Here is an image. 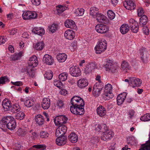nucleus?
Segmentation results:
<instances>
[{"mask_svg": "<svg viewBox=\"0 0 150 150\" xmlns=\"http://www.w3.org/2000/svg\"><path fill=\"white\" fill-rule=\"evenodd\" d=\"M148 18L145 15L142 16L140 19L139 25L141 27L146 25L147 23Z\"/></svg>", "mask_w": 150, "mask_h": 150, "instance_id": "32", "label": "nucleus"}, {"mask_svg": "<svg viewBox=\"0 0 150 150\" xmlns=\"http://www.w3.org/2000/svg\"><path fill=\"white\" fill-rule=\"evenodd\" d=\"M11 108V111L13 113L18 112L21 110L19 105L17 104H13Z\"/></svg>", "mask_w": 150, "mask_h": 150, "instance_id": "35", "label": "nucleus"}, {"mask_svg": "<svg viewBox=\"0 0 150 150\" xmlns=\"http://www.w3.org/2000/svg\"><path fill=\"white\" fill-rule=\"evenodd\" d=\"M70 74L73 76L78 77L81 75V71L78 67H71L69 69Z\"/></svg>", "mask_w": 150, "mask_h": 150, "instance_id": "10", "label": "nucleus"}, {"mask_svg": "<svg viewBox=\"0 0 150 150\" xmlns=\"http://www.w3.org/2000/svg\"><path fill=\"white\" fill-rule=\"evenodd\" d=\"M44 47V44L43 42H38L35 46L36 49L38 50H42Z\"/></svg>", "mask_w": 150, "mask_h": 150, "instance_id": "37", "label": "nucleus"}, {"mask_svg": "<svg viewBox=\"0 0 150 150\" xmlns=\"http://www.w3.org/2000/svg\"><path fill=\"white\" fill-rule=\"evenodd\" d=\"M59 120L58 116L54 118V121L55 125L59 126L62 125L61 122Z\"/></svg>", "mask_w": 150, "mask_h": 150, "instance_id": "55", "label": "nucleus"}, {"mask_svg": "<svg viewBox=\"0 0 150 150\" xmlns=\"http://www.w3.org/2000/svg\"><path fill=\"white\" fill-rule=\"evenodd\" d=\"M122 69L125 72H127L129 69V66L128 63L124 61L121 63Z\"/></svg>", "mask_w": 150, "mask_h": 150, "instance_id": "33", "label": "nucleus"}, {"mask_svg": "<svg viewBox=\"0 0 150 150\" xmlns=\"http://www.w3.org/2000/svg\"><path fill=\"white\" fill-rule=\"evenodd\" d=\"M16 127V123L12 116L4 117L0 121V128L5 130L6 127L10 130L14 129Z\"/></svg>", "mask_w": 150, "mask_h": 150, "instance_id": "2", "label": "nucleus"}, {"mask_svg": "<svg viewBox=\"0 0 150 150\" xmlns=\"http://www.w3.org/2000/svg\"><path fill=\"white\" fill-rule=\"evenodd\" d=\"M65 26L67 28L71 29H75L76 25L75 22L71 20H67L64 22Z\"/></svg>", "mask_w": 150, "mask_h": 150, "instance_id": "20", "label": "nucleus"}, {"mask_svg": "<svg viewBox=\"0 0 150 150\" xmlns=\"http://www.w3.org/2000/svg\"><path fill=\"white\" fill-rule=\"evenodd\" d=\"M54 84L55 86L59 88H61L62 86V83L60 81H55L54 82Z\"/></svg>", "mask_w": 150, "mask_h": 150, "instance_id": "54", "label": "nucleus"}, {"mask_svg": "<svg viewBox=\"0 0 150 150\" xmlns=\"http://www.w3.org/2000/svg\"><path fill=\"white\" fill-rule=\"evenodd\" d=\"M35 120L36 124L39 126L42 125L44 123L43 117L40 115H38L35 116Z\"/></svg>", "mask_w": 150, "mask_h": 150, "instance_id": "27", "label": "nucleus"}, {"mask_svg": "<svg viewBox=\"0 0 150 150\" xmlns=\"http://www.w3.org/2000/svg\"><path fill=\"white\" fill-rule=\"evenodd\" d=\"M143 31L144 33L146 35H148L149 34V29L146 26H144L143 28Z\"/></svg>", "mask_w": 150, "mask_h": 150, "instance_id": "62", "label": "nucleus"}, {"mask_svg": "<svg viewBox=\"0 0 150 150\" xmlns=\"http://www.w3.org/2000/svg\"><path fill=\"white\" fill-rule=\"evenodd\" d=\"M33 4L35 6H38L41 3L40 0H31Z\"/></svg>", "mask_w": 150, "mask_h": 150, "instance_id": "57", "label": "nucleus"}, {"mask_svg": "<svg viewBox=\"0 0 150 150\" xmlns=\"http://www.w3.org/2000/svg\"><path fill=\"white\" fill-rule=\"evenodd\" d=\"M95 30L98 33H104L108 30V28L103 24H98L95 27Z\"/></svg>", "mask_w": 150, "mask_h": 150, "instance_id": "9", "label": "nucleus"}, {"mask_svg": "<svg viewBox=\"0 0 150 150\" xmlns=\"http://www.w3.org/2000/svg\"><path fill=\"white\" fill-rule=\"evenodd\" d=\"M146 52L145 51L141 52V57L142 60L143 62H144L145 60L147 58V56L146 54Z\"/></svg>", "mask_w": 150, "mask_h": 150, "instance_id": "52", "label": "nucleus"}, {"mask_svg": "<svg viewBox=\"0 0 150 150\" xmlns=\"http://www.w3.org/2000/svg\"><path fill=\"white\" fill-rule=\"evenodd\" d=\"M95 18L97 21L100 23H105L106 21V17L101 13H98L97 14Z\"/></svg>", "mask_w": 150, "mask_h": 150, "instance_id": "25", "label": "nucleus"}, {"mask_svg": "<svg viewBox=\"0 0 150 150\" xmlns=\"http://www.w3.org/2000/svg\"><path fill=\"white\" fill-rule=\"evenodd\" d=\"M105 89L106 91H111L112 89V85L109 83L107 84L105 86Z\"/></svg>", "mask_w": 150, "mask_h": 150, "instance_id": "56", "label": "nucleus"}, {"mask_svg": "<svg viewBox=\"0 0 150 150\" xmlns=\"http://www.w3.org/2000/svg\"><path fill=\"white\" fill-rule=\"evenodd\" d=\"M105 92L106 93L104 94L103 96L104 99L105 100H108L110 98H112L113 96L112 94V93L111 91H105Z\"/></svg>", "mask_w": 150, "mask_h": 150, "instance_id": "36", "label": "nucleus"}, {"mask_svg": "<svg viewBox=\"0 0 150 150\" xmlns=\"http://www.w3.org/2000/svg\"><path fill=\"white\" fill-rule=\"evenodd\" d=\"M67 77V74L66 73H62L60 74L59 76V79L60 81H65Z\"/></svg>", "mask_w": 150, "mask_h": 150, "instance_id": "40", "label": "nucleus"}, {"mask_svg": "<svg viewBox=\"0 0 150 150\" xmlns=\"http://www.w3.org/2000/svg\"><path fill=\"white\" fill-rule=\"evenodd\" d=\"M123 4L125 7L129 10H134L136 7L133 0H125L123 2Z\"/></svg>", "mask_w": 150, "mask_h": 150, "instance_id": "8", "label": "nucleus"}, {"mask_svg": "<svg viewBox=\"0 0 150 150\" xmlns=\"http://www.w3.org/2000/svg\"><path fill=\"white\" fill-rule=\"evenodd\" d=\"M32 32L36 34L41 35L45 33V30L42 28L37 27L34 28L32 30Z\"/></svg>", "mask_w": 150, "mask_h": 150, "instance_id": "23", "label": "nucleus"}, {"mask_svg": "<svg viewBox=\"0 0 150 150\" xmlns=\"http://www.w3.org/2000/svg\"><path fill=\"white\" fill-rule=\"evenodd\" d=\"M102 88H100V86L97 83L95 84L93 87V94L96 97L98 96L100 94V91L102 90Z\"/></svg>", "mask_w": 150, "mask_h": 150, "instance_id": "19", "label": "nucleus"}, {"mask_svg": "<svg viewBox=\"0 0 150 150\" xmlns=\"http://www.w3.org/2000/svg\"><path fill=\"white\" fill-rule=\"evenodd\" d=\"M84 10L82 8L77 9L74 12V13L76 16H81L83 15Z\"/></svg>", "mask_w": 150, "mask_h": 150, "instance_id": "42", "label": "nucleus"}, {"mask_svg": "<svg viewBox=\"0 0 150 150\" xmlns=\"http://www.w3.org/2000/svg\"><path fill=\"white\" fill-rule=\"evenodd\" d=\"M140 119L143 121H148L150 120V114L147 113L142 116Z\"/></svg>", "mask_w": 150, "mask_h": 150, "instance_id": "39", "label": "nucleus"}, {"mask_svg": "<svg viewBox=\"0 0 150 150\" xmlns=\"http://www.w3.org/2000/svg\"><path fill=\"white\" fill-rule=\"evenodd\" d=\"M58 128L61 132V135H64L66 133L67 131V127L65 125H61L59 126Z\"/></svg>", "mask_w": 150, "mask_h": 150, "instance_id": "38", "label": "nucleus"}, {"mask_svg": "<svg viewBox=\"0 0 150 150\" xmlns=\"http://www.w3.org/2000/svg\"><path fill=\"white\" fill-rule=\"evenodd\" d=\"M96 129L98 132H103L108 130L107 126L105 124L98 125L96 127Z\"/></svg>", "mask_w": 150, "mask_h": 150, "instance_id": "30", "label": "nucleus"}, {"mask_svg": "<svg viewBox=\"0 0 150 150\" xmlns=\"http://www.w3.org/2000/svg\"><path fill=\"white\" fill-rule=\"evenodd\" d=\"M38 64V61L37 57L35 56H33L30 58L29 62H28V65L35 67L37 66Z\"/></svg>", "mask_w": 150, "mask_h": 150, "instance_id": "17", "label": "nucleus"}, {"mask_svg": "<svg viewBox=\"0 0 150 150\" xmlns=\"http://www.w3.org/2000/svg\"><path fill=\"white\" fill-rule=\"evenodd\" d=\"M129 30V26L126 24L122 25L120 28L121 33L122 34H125L127 33Z\"/></svg>", "mask_w": 150, "mask_h": 150, "instance_id": "29", "label": "nucleus"}, {"mask_svg": "<svg viewBox=\"0 0 150 150\" xmlns=\"http://www.w3.org/2000/svg\"><path fill=\"white\" fill-rule=\"evenodd\" d=\"M74 32L71 30H68L65 32L64 35L65 37L67 39L72 40L75 35Z\"/></svg>", "mask_w": 150, "mask_h": 150, "instance_id": "16", "label": "nucleus"}, {"mask_svg": "<svg viewBox=\"0 0 150 150\" xmlns=\"http://www.w3.org/2000/svg\"><path fill=\"white\" fill-rule=\"evenodd\" d=\"M69 141L73 143H75L77 142L78 138L77 136L74 133L72 132L68 136Z\"/></svg>", "mask_w": 150, "mask_h": 150, "instance_id": "28", "label": "nucleus"}, {"mask_svg": "<svg viewBox=\"0 0 150 150\" xmlns=\"http://www.w3.org/2000/svg\"><path fill=\"white\" fill-rule=\"evenodd\" d=\"M97 113L100 117H103L106 114V110L105 108L100 105L96 109Z\"/></svg>", "mask_w": 150, "mask_h": 150, "instance_id": "22", "label": "nucleus"}, {"mask_svg": "<svg viewBox=\"0 0 150 150\" xmlns=\"http://www.w3.org/2000/svg\"><path fill=\"white\" fill-rule=\"evenodd\" d=\"M58 118L59 120V121L61 122L62 125L63 124L66 123L68 120L67 118L66 117L63 115L58 116Z\"/></svg>", "mask_w": 150, "mask_h": 150, "instance_id": "47", "label": "nucleus"}, {"mask_svg": "<svg viewBox=\"0 0 150 150\" xmlns=\"http://www.w3.org/2000/svg\"><path fill=\"white\" fill-rule=\"evenodd\" d=\"M114 136V133L109 130L104 132L100 137L101 139L104 141H108L112 138Z\"/></svg>", "mask_w": 150, "mask_h": 150, "instance_id": "7", "label": "nucleus"}, {"mask_svg": "<svg viewBox=\"0 0 150 150\" xmlns=\"http://www.w3.org/2000/svg\"><path fill=\"white\" fill-rule=\"evenodd\" d=\"M64 104V103L63 101L61 100H58L57 103V105L59 108H62Z\"/></svg>", "mask_w": 150, "mask_h": 150, "instance_id": "61", "label": "nucleus"}, {"mask_svg": "<svg viewBox=\"0 0 150 150\" xmlns=\"http://www.w3.org/2000/svg\"><path fill=\"white\" fill-rule=\"evenodd\" d=\"M25 114L22 112H20L17 113L16 115V118L21 120L23 119L24 117Z\"/></svg>", "mask_w": 150, "mask_h": 150, "instance_id": "43", "label": "nucleus"}, {"mask_svg": "<svg viewBox=\"0 0 150 150\" xmlns=\"http://www.w3.org/2000/svg\"><path fill=\"white\" fill-rule=\"evenodd\" d=\"M33 101L29 99L28 100H26L24 102L25 105L28 107H30L32 106L33 105Z\"/></svg>", "mask_w": 150, "mask_h": 150, "instance_id": "50", "label": "nucleus"}, {"mask_svg": "<svg viewBox=\"0 0 150 150\" xmlns=\"http://www.w3.org/2000/svg\"><path fill=\"white\" fill-rule=\"evenodd\" d=\"M17 133L19 136H24L26 133V131L24 129L19 128L17 130Z\"/></svg>", "mask_w": 150, "mask_h": 150, "instance_id": "46", "label": "nucleus"}, {"mask_svg": "<svg viewBox=\"0 0 150 150\" xmlns=\"http://www.w3.org/2000/svg\"><path fill=\"white\" fill-rule=\"evenodd\" d=\"M43 61L45 63L49 65H52L53 62V59L52 57L48 54H46L44 56Z\"/></svg>", "mask_w": 150, "mask_h": 150, "instance_id": "14", "label": "nucleus"}, {"mask_svg": "<svg viewBox=\"0 0 150 150\" xmlns=\"http://www.w3.org/2000/svg\"><path fill=\"white\" fill-rule=\"evenodd\" d=\"M98 10V9L96 7H91L90 9V14L93 17L95 18L96 15L98 13L97 12Z\"/></svg>", "mask_w": 150, "mask_h": 150, "instance_id": "34", "label": "nucleus"}, {"mask_svg": "<svg viewBox=\"0 0 150 150\" xmlns=\"http://www.w3.org/2000/svg\"><path fill=\"white\" fill-rule=\"evenodd\" d=\"M45 76L47 79H51L53 77L52 72L50 70L48 71L45 74Z\"/></svg>", "mask_w": 150, "mask_h": 150, "instance_id": "45", "label": "nucleus"}, {"mask_svg": "<svg viewBox=\"0 0 150 150\" xmlns=\"http://www.w3.org/2000/svg\"><path fill=\"white\" fill-rule=\"evenodd\" d=\"M57 11L58 14H59L66 10V7L59 5L57 6Z\"/></svg>", "mask_w": 150, "mask_h": 150, "instance_id": "41", "label": "nucleus"}, {"mask_svg": "<svg viewBox=\"0 0 150 150\" xmlns=\"http://www.w3.org/2000/svg\"><path fill=\"white\" fill-rule=\"evenodd\" d=\"M129 79L131 86L133 88L139 87L141 86L142 83V81L141 79L134 77H130Z\"/></svg>", "mask_w": 150, "mask_h": 150, "instance_id": "6", "label": "nucleus"}, {"mask_svg": "<svg viewBox=\"0 0 150 150\" xmlns=\"http://www.w3.org/2000/svg\"><path fill=\"white\" fill-rule=\"evenodd\" d=\"M138 15L139 16H143L144 14V12L143 9L142 8H140L138 9L137 10Z\"/></svg>", "mask_w": 150, "mask_h": 150, "instance_id": "58", "label": "nucleus"}, {"mask_svg": "<svg viewBox=\"0 0 150 150\" xmlns=\"http://www.w3.org/2000/svg\"><path fill=\"white\" fill-rule=\"evenodd\" d=\"M131 28V30L134 33H137L138 32V27H133L132 26V28Z\"/></svg>", "mask_w": 150, "mask_h": 150, "instance_id": "63", "label": "nucleus"}, {"mask_svg": "<svg viewBox=\"0 0 150 150\" xmlns=\"http://www.w3.org/2000/svg\"><path fill=\"white\" fill-rule=\"evenodd\" d=\"M87 64L88 65V67L91 68L92 70H93L95 68L96 65L94 62L89 63Z\"/></svg>", "mask_w": 150, "mask_h": 150, "instance_id": "59", "label": "nucleus"}, {"mask_svg": "<svg viewBox=\"0 0 150 150\" xmlns=\"http://www.w3.org/2000/svg\"><path fill=\"white\" fill-rule=\"evenodd\" d=\"M87 80L84 78L81 79L79 80L78 82L77 85L80 88H83L88 85Z\"/></svg>", "mask_w": 150, "mask_h": 150, "instance_id": "18", "label": "nucleus"}, {"mask_svg": "<svg viewBox=\"0 0 150 150\" xmlns=\"http://www.w3.org/2000/svg\"><path fill=\"white\" fill-rule=\"evenodd\" d=\"M129 25L131 28L133 27H137L138 26V24L133 19H131L129 21Z\"/></svg>", "mask_w": 150, "mask_h": 150, "instance_id": "49", "label": "nucleus"}, {"mask_svg": "<svg viewBox=\"0 0 150 150\" xmlns=\"http://www.w3.org/2000/svg\"><path fill=\"white\" fill-rule=\"evenodd\" d=\"M50 101L48 98H44L42 103V107L44 110L48 109L50 106Z\"/></svg>", "mask_w": 150, "mask_h": 150, "instance_id": "15", "label": "nucleus"}, {"mask_svg": "<svg viewBox=\"0 0 150 150\" xmlns=\"http://www.w3.org/2000/svg\"><path fill=\"white\" fill-rule=\"evenodd\" d=\"M107 15L109 18L113 19L115 17V13L111 10H109L107 12Z\"/></svg>", "mask_w": 150, "mask_h": 150, "instance_id": "48", "label": "nucleus"}, {"mask_svg": "<svg viewBox=\"0 0 150 150\" xmlns=\"http://www.w3.org/2000/svg\"><path fill=\"white\" fill-rule=\"evenodd\" d=\"M149 139L145 143L141 145L139 150H150V131L149 134Z\"/></svg>", "mask_w": 150, "mask_h": 150, "instance_id": "21", "label": "nucleus"}, {"mask_svg": "<svg viewBox=\"0 0 150 150\" xmlns=\"http://www.w3.org/2000/svg\"><path fill=\"white\" fill-rule=\"evenodd\" d=\"M67 137L64 135H61L56 140V144L58 146L64 145L67 142Z\"/></svg>", "mask_w": 150, "mask_h": 150, "instance_id": "11", "label": "nucleus"}, {"mask_svg": "<svg viewBox=\"0 0 150 150\" xmlns=\"http://www.w3.org/2000/svg\"><path fill=\"white\" fill-rule=\"evenodd\" d=\"M11 83L13 85L17 86H19L23 84L22 83L21 81H17L14 82H11Z\"/></svg>", "mask_w": 150, "mask_h": 150, "instance_id": "64", "label": "nucleus"}, {"mask_svg": "<svg viewBox=\"0 0 150 150\" xmlns=\"http://www.w3.org/2000/svg\"><path fill=\"white\" fill-rule=\"evenodd\" d=\"M107 43L106 41L103 39H100L99 41V44L95 48L96 53L100 54L104 51L107 48Z\"/></svg>", "mask_w": 150, "mask_h": 150, "instance_id": "3", "label": "nucleus"}, {"mask_svg": "<svg viewBox=\"0 0 150 150\" xmlns=\"http://www.w3.org/2000/svg\"><path fill=\"white\" fill-rule=\"evenodd\" d=\"M57 59L59 62H64L67 58V55L64 53H59L56 56Z\"/></svg>", "mask_w": 150, "mask_h": 150, "instance_id": "26", "label": "nucleus"}, {"mask_svg": "<svg viewBox=\"0 0 150 150\" xmlns=\"http://www.w3.org/2000/svg\"><path fill=\"white\" fill-rule=\"evenodd\" d=\"M40 137L42 138H46L49 136V134L46 132L42 131L40 133Z\"/></svg>", "mask_w": 150, "mask_h": 150, "instance_id": "53", "label": "nucleus"}, {"mask_svg": "<svg viewBox=\"0 0 150 150\" xmlns=\"http://www.w3.org/2000/svg\"><path fill=\"white\" fill-rule=\"evenodd\" d=\"M22 17L25 20L34 19L37 18V14L35 12L27 11L23 13Z\"/></svg>", "mask_w": 150, "mask_h": 150, "instance_id": "5", "label": "nucleus"}, {"mask_svg": "<svg viewBox=\"0 0 150 150\" xmlns=\"http://www.w3.org/2000/svg\"><path fill=\"white\" fill-rule=\"evenodd\" d=\"M35 67L28 65L26 69V72L30 77L33 78L35 75V70L34 68Z\"/></svg>", "mask_w": 150, "mask_h": 150, "instance_id": "24", "label": "nucleus"}, {"mask_svg": "<svg viewBox=\"0 0 150 150\" xmlns=\"http://www.w3.org/2000/svg\"><path fill=\"white\" fill-rule=\"evenodd\" d=\"M3 108L5 111L10 110V108L12 107L11 102L7 99H5L3 100L2 103Z\"/></svg>", "mask_w": 150, "mask_h": 150, "instance_id": "12", "label": "nucleus"}, {"mask_svg": "<svg viewBox=\"0 0 150 150\" xmlns=\"http://www.w3.org/2000/svg\"><path fill=\"white\" fill-rule=\"evenodd\" d=\"M9 81V80L7 76H2L0 78V84H4L5 82Z\"/></svg>", "mask_w": 150, "mask_h": 150, "instance_id": "51", "label": "nucleus"}, {"mask_svg": "<svg viewBox=\"0 0 150 150\" xmlns=\"http://www.w3.org/2000/svg\"><path fill=\"white\" fill-rule=\"evenodd\" d=\"M92 70L89 67H88V65L87 64L85 68V72L86 74H88L91 72Z\"/></svg>", "mask_w": 150, "mask_h": 150, "instance_id": "60", "label": "nucleus"}, {"mask_svg": "<svg viewBox=\"0 0 150 150\" xmlns=\"http://www.w3.org/2000/svg\"><path fill=\"white\" fill-rule=\"evenodd\" d=\"M104 66L106 71L113 74L117 73L118 69L116 66L113 64L112 61L109 59L107 61L106 64Z\"/></svg>", "mask_w": 150, "mask_h": 150, "instance_id": "4", "label": "nucleus"}, {"mask_svg": "<svg viewBox=\"0 0 150 150\" xmlns=\"http://www.w3.org/2000/svg\"><path fill=\"white\" fill-rule=\"evenodd\" d=\"M23 52L22 51L19 52L17 54H14L11 57V60L15 61L20 59L23 55Z\"/></svg>", "mask_w": 150, "mask_h": 150, "instance_id": "31", "label": "nucleus"}, {"mask_svg": "<svg viewBox=\"0 0 150 150\" xmlns=\"http://www.w3.org/2000/svg\"><path fill=\"white\" fill-rule=\"evenodd\" d=\"M127 93L124 92L119 94L117 98V103L118 105H120L124 102L126 97Z\"/></svg>", "mask_w": 150, "mask_h": 150, "instance_id": "13", "label": "nucleus"}, {"mask_svg": "<svg viewBox=\"0 0 150 150\" xmlns=\"http://www.w3.org/2000/svg\"><path fill=\"white\" fill-rule=\"evenodd\" d=\"M70 103L72 105L70 108L72 113L80 115L84 114V102L82 98L80 97L74 96L71 98Z\"/></svg>", "mask_w": 150, "mask_h": 150, "instance_id": "1", "label": "nucleus"}, {"mask_svg": "<svg viewBox=\"0 0 150 150\" xmlns=\"http://www.w3.org/2000/svg\"><path fill=\"white\" fill-rule=\"evenodd\" d=\"M58 27L57 25L54 24H52L49 27V30L52 33H53L57 30Z\"/></svg>", "mask_w": 150, "mask_h": 150, "instance_id": "44", "label": "nucleus"}]
</instances>
